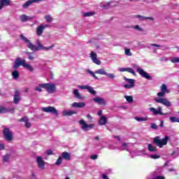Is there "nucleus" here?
Returning a JSON list of instances; mask_svg holds the SVG:
<instances>
[{"label": "nucleus", "mask_w": 179, "mask_h": 179, "mask_svg": "<svg viewBox=\"0 0 179 179\" xmlns=\"http://www.w3.org/2000/svg\"><path fill=\"white\" fill-rule=\"evenodd\" d=\"M20 38L27 43L28 48L31 50V51H40V50H45V51H48V50H51L55 47V44H52L50 47H44L40 41H36V44L38 46L34 45L27 38L24 37L23 34L20 35Z\"/></svg>", "instance_id": "1"}, {"label": "nucleus", "mask_w": 179, "mask_h": 179, "mask_svg": "<svg viewBox=\"0 0 179 179\" xmlns=\"http://www.w3.org/2000/svg\"><path fill=\"white\" fill-rule=\"evenodd\" d=\"M20 66L26 68L28 71H29V72H33L34 71L33 66H31V64H27L26 59H21L20 57H17L14 63L13 69H17V68Z\"/></svg>", "instance_id": "2"}, {"label": "nucleus", "mask_w": 179, "mask_h": 179, "mask_svg": "<svg viewBox=\"0 0 179 179\" xmlns=\"http://www.w3.org/2000/svg\"><path fill=\"white\" fill-rule=\"evenodd\" d=\"M169 138L170 137H169L168 136H165L164 138L161 140L159 136H156L155 138H154L153 142L157 146H158V148H163V146L167 145Z\"/></svg>", "instance_id": "3"}, {"label": "nucleus", "mask_w": 179, "mask_h": 179, "mask_svg": "<svg viewBox=\"0 0 179 179\" xmlns=\"http://www.w3.org/2000/svg\"><path fill=\"white\" fill-rule=\"evenodd\" d=\"M3 136L6 142L10 143L15 138L13 137V133L10 131V129L8 127H5L3 130Z\"/></svg>", "instance_id": "4"}, {"label": "nucleus", "mask_w": 179, "mask_h": 179, "mask_svg": "<svg viewBox=\"0 0 179 179\" xmlns=\"http://www.w3.org/2000/svg\"><path fill=\"white\" fill-rule=\"evenodd\" d=\"M41 87L45 89V90L50 94L55 93V92H57V87H55V84L54 83H43Z\"/></svg>", "instance_id": "5"}, {"label": "nucleus", "mask_w": 179, "mask_h": 179, "mask_svg": "<svg viewBox=\"0 0 179 179\" xmlns=\"http://www.w3.org/2000/svg\"><path fill=\"white\" fill-rule=\"evenodd\" d=\"M42 111L44 113H50V114H55L56 117H58V110L54 106H48L42 108Z\"/></svg>", "instance_id": "6"}, {"label": "nucleus", "mask_w": 179, "mask_h": 179, "mask_svg": "<svg viewBox=\"0 0 179 179\" xmlns=\"http://www.w3.org/2000/svg\"><path fill=\"white\" fill-rule=\"evenodd\" d=\"M166 93H170V90H169L166 84H162L161 86V92H158L157 96H158V97H164Z\"/></svg>", "instance_id": "7"}, {"label": "nucleus", "mask_w": 179, "mask_h": 179, "mask_svg": "<svg viewBox=\"0 0 179 179\" xmlns=\"http://www.w3.org/2000/svg\"><path fill=\"white\" fill-rule=\"evenodd\" d=\"M154 100L156 103H159V104H163L164 106H166V107H170V106H171V103L169 100L164 98H159V99L155 98Z\"/></svg>", "instance_id": "8"}, {"label": "nucleus", "mask_w": 179, "mask_h": 179, "mask_svg": "<svg viewBox=\"0 0 179 179\" xmlns=\"http://www.w3.org/2000/svg\"><path fill=\"white\" fill-rule=\"evenodd\" d=\"M36 163H37L38 167V169H40V170H44V169H45V162H44V159H43V157H36Z\"/></svg>", "instance_id": "9"}, {"label": "nucleus", "mask_w": 179, "mask_h": 179, "mask_svg": "<svg viewBox=\"0 0 179 179\" xmlns=\"http://www.w3.org/2000/svg\"><path fill=\"white\" fill-rule=\"evenodd\" d=\"M137 72L138 73H139V75H141V76H142V78H144L145 79H148V80H150V79H152V77L149 76V73L143 71V69H142L138 68Z\"/></svg>", "instance_id": "10"}, {"label": "nucleus", "mask_w": 179, "mask_h": 179, "mask_svg": "<svg viewBox=\"0 0 179 179\" xmlns=\"http://www.w3.org/2000/svg\"><path fill=\"white\" fill-rule=\"evenodd\" d=\"M80 125H83V127H81V129L83 131H88L89 129H87V128H93V127H94V124H87L86 123V122H85V120H83V119H81L80 120Z\"/></svg>", "instance_id": "11"}, {"label": "nucleus", "mask_w": 179, "mask_h": 179, "mask_svg": "<svg viewBox=\"0 0 179 179\" xmlns=\"http://www.w3.org/2000/svg\"><path fill=\"white\" fill-rule=\"evenodd\" d=\"M150 111L153 113L154 115H166L167 113H163L162 112V107H159L157 110L155 108H150Z\"/></svg>", "instance_id": "12"}, {"label": "nucleus", "mask_w": 179, "mask_h": 179, "mask_svg": "<svg viewBox=\"0 0 179 179\" xmlns=\"http://www.w3.org/2000/svg\"><path fill=\"white\" fill-rule=\"evenodd\" d=\"M93 101H94V103H97V104H99V106H106V104H107L104 98L99 96L93 98Z\"/></svg>", "instance_id": "13"}, {"label": "nucleus", "mask_w": 179, "mask_h": 179, "mask_svg": "<svg viewBox=\"0 0 179 179\" xmlns=\"http://www.w3.org/2000/svg\"><path fill=\"white\" fill-rule=\"evenodd\" d=\"M91 59L94 64H96V65H100L101 64V62L97 59V54L94 52H91Z\"/></svg>", "instance_id": "14"}, {"label": "nucleus", "mask_w": 179, "mask_h": 179, "mask_svg": "<svg viewBox=\"0 0 179 179\" xmlns=\"http://www.w3.org/2000/svg\"><path fill=\"white\" fill-rule=\"evenodd\" d=\"M41 1L43 0H28L22 5V8H24V9H27L31 3H37V2H41Z\"/></svg>", "instance_id": "15"}, {"label": "nucleus", "mask_w": 179, "mask_h": 179, "mask_svg": "<svg viewBox=\"0 0 179 179\" xmlns=\"http://www.w3.org/2000/svg\"><path fill=\"white\" fill-rule=\"evenodd\" d=\"M19 101H20V92H19V90H17L15 92L13 98L14 104H19Z\"/></svg>", "instance_id": "16"}, {"label": "nucleus", "mask_w": 179, "mask_h": 179, "mask_svg": "<svg viewBox=\"0 0 179 179\" xmlns=\"http://www.w3.org/2000/svg\"><path fill=\"white\" fill-rule=\"evenodd\" d=\"M48 27V25H39L37 28H36V34L37 36H41V34H43V32L44 31V29Z\"/></svg>", "instance_id": "17"}, {"label": "nucleus", "mask_w": 179, "mask_h": 179, "mask_svg": "<svg viewBox=\"0 0 179 179\" xmlns=\"http://www.w3.org/2000/svg\"><path fill=\"white\" fill-rule=\"evenodd\" d=\"M120 72H129V73H132L134 76L136 75L135 71H134L133 68H120L119 69Z\"/></svg>", "instance_id": "18"}, {"label": "nucleus", "mask_w": 179, "mask_h": 179, "mask_svg": "<svg viewBox=\"0 0 179 179\" xmlns=\"http://www.w3.org/2000/svg\"><path fill=\"white\" fill-rule=\"evenodd\" d=\"M86 106V103L85 102H73L71 105V107L74 108H83V107Z\"/></svg>", "instance_id": "19"}, {"label": "nucleus", "mask_w": 179, "mask_h": 179, "mask_svg": "<svg viewBox=\"0 0 179 179\" xmlns=\"http://www.w3.org/2000/svg\"><path fill=\"white\" fill-rule=\"evenodd\" d=\"M10 3H12L11 0H1V9H2L3 6H10Z\"/></svg>", "instance_id": "20"}, {"label": "nucleus", "mask_w": 179, "mask_h": 179, "mask_svg": "<svg viewBox=\"0 0 179 179\" xmlns=\"http://www.w3.org/2000/svg\"><path fill=\"white\" fill-rule=\"evenodd\" d=\"M20 19L21 22H27V20H33V17H29V16L26 15L25 14H22L20 15Z\"/></svg>", "instance_id": "21"}, {"label": "nucleus", "mask_w": 179, "mask_h": 179, "mask_svg": "<svg viewBox=\"0 0 179 179\" xmlns=\"http://www.w3.org/2000/svg\"><path fill=\"white\" fill-rule=\"evenodd\" d=\"M62 159H64V160H67L68 162H69V160H71V153L68 152H62Z\"/></svg>", "instance_id": "22"}, {"label": "nucleus", "mask_w": 179, "mask_h": 179, "mask_svg": "<svg viewBox=\"0 0 179 179\" xmlns=\"http://www.w3.org/2000/svg\"><path fill=\"white\" fill-rule=\"evenodd\" d=\"M73 114H78V112L75 110L63 111V115H64V117H71V115H73Z\"/></svg>", "instance_id": "23"}, {"label": "nucleus", "mask_w": 179, "mask_h": 179, "mask_svg": "<svg viewBox=\"0 0 179 179\" xmlns=\"http://www.w3.org/2000/svg\"><path fill=\"white\" fill-rule=\"evenodd\" d=\"M99 125H106L107 124V117L102 116L99 121Z\"/></svg>", "instance_id": "24"}, {"label": "nucleus", "mask_w": 179, "mask_h": 179, "mask_svg": "<svg viewBox=\"0 0 179 179\" xmlns=\"http://www.w3.org/2000/svg\"><path fill=\"white\" fill-rule=\"evenodd\" d=\"M136 17H138V19H141V20H155V18L152 17H143L141 15H136Z\"/></svg>", "instance_id": "25"}, {"label": "nucleus", "mask_w": 179, "mask_h": 179, "mask_svg": "<svg viewBox=\"0 0 179 179\" xmlns=\"http://www.w3.org/2000/svg\"><path fill=\"white\" fill-rule=\"evenodd\" d=\"M94 73H96L97 75H107V72L104 69H101L95 71Z\"/></svg>", "instance_id": "26"}, {"label": "nucleus", "mask_w": 179, "mask_h": 179, "mask_svg": "<svg viewBox=\"0 0 179 179\" xmlns=\"http://www.w3.org/2000/svg\"><path fill=\"white\" fill-rule=\"evenodd\" d=\"M149 152H157V147L153 146L152 144L148 145Z\"/></svg>", "instance_id": "27"}, {"label": "nucleus", "mask_w": 179, "mask_h": 179, "mask_svg": "<svg viewBox=\"0 0 179 179\" xmlns=\"http://www.w3.org/2000/svg\"><path fill=\"white\" fill-rule=\"evenodd\" d=\"M124 80H125L127 83H129V85H133V86H135V80L124 77Z\"/></svg>", "instance_id": "28"}, {"label": "nucleus", "mask_w": 179, "mask_h": 179, "mask_svg": "<svg viewBox=\"0 0 179 179\" xmlns=\"http://www.w3.org/2000/svg\"><path fill=\"white\" fill-rule=\"evenodd\" d=\"M10 111H14L13 109H8L5 107L1 106V113H10Z\"/></svg>", "instance_id": "29"}, {"label": "nucleus", "mask_w": 179, "mask_h": 179, "mask_svg": "<svg viewBox=\"0 0 179 179\" xmlns=\"http://www.w3.org/2000/svg\"><path fill=\"white\" fill-rule=\"evenodd\" d=\"M44 19L46 20V22H48V23H51V22L54 20V18H52V16H51V15H45Z\"/></svg>", "instance_id": "30"}, {"label": "nucleus", "mask_w": 179, "mask_h": 179, "mask_svg": "<svg viewBox=\"0 0 179 179\" xmlns=\"http://www.w3.org/2000/svg\"><path fill=\"white\" fill-rule=\"evenodd\" d=\"M73 93L76 99H82V96L79 93V90L76 89L73 90Z\"/></svg>", "instance_id": "31"}, {"label": "nucleus", "mask_w": 179, "mask_h": 179, "mask_svg": "<svg viewBox=\"0 0 179 179\" xmlns=\"http://www.w3.org/2000/svg\"><path fill=\"white\" fill-rule=\"evenodd\" d=\"M9 159H10V155H5L3 156V163H8L9 162Z\"/></svg>", "instance_id": "32"}, {"label": "nucleus", "mask_w": 179, "mask_h": 179, "mask_svg": "<svg viewBox=\"0 0 179 179\" xmlns=\"http://www.w3.org/2000/svg\"><path fill=\"white\" fill-rule=\"evenodd\" d=\"M87 90H88L89 93H91V94H93V96H96V91L93 89L92 87L88 85Z\"/></svg>", "instance_id": "33"}, {"label": "nucleus", "mask_w": 179, "mask_h": 179, "mask_svg": "<svg viewBox=\"0 0 179 179\" xmlns=\"http://www.w3.org/2000/svg\"><path fill=\"white\" fill-rule=\"evenodd\" d=\"M12 76L16 80V79H17L20 76L19 71H13Z\"/></svg>", "instance_id": "34"}, {"label": "nucleus", "mask_w": 179, "mask_h": 179, "mask_svg": "<svg viewBox=\"0 0 179 179\" xmlns=\"http://www.w3.org/2000/svg\"><path fill=\"white\" fill-rule=\"evenodd\" d=\"M124 99H126L128 103H134V97L132 96H124Z\"/></svg>", "instance_id": "35"}, {"label": "nucleus", "mask_w": 179, "mask_h": 179, "mask_svg": "<svg viewBox=\"0 0 179 179\" xmlns=\"http://www.w3.org/2000/svg\"><path fill=\"white\" fill-rule=\"evenodd\" d=\"M27 121H29V118H27V116H24L18 120V122H27Z\"/></svg>", "instance_id": "36"}, {"label": "nucleus", "mask_w": 179, "mask_h": 179, "mask_svg": "<svg viewBox=\"0 0 179 179\" xmlns=\"http://www.w3.org/2000/svg\"><path fill=\"white\" fill-rule=\"evenodd\" d=\"M42 85H44V83L39 84L38 86L35 88L36 92H43L41 89H44V87H41Z\"/></svg>", "instance_id": "37"}, {"label": "nucleus", "mask_w": 179, "mask_h": 179, "mask_svg": "<svg viewBox=\"0 0 179 179\" xmlns=\"http://www.w3.org/2000/svg\"><path fill=\"white\" fill-rule=\"evenodd\" d=\"M124 52L125 55L128 57H132V52H131V49L126 48Z\"/></svg>", "instance_id": "38"}, {"label": "nucleus", "mask_w": 179, "mask_h": 179, "mask_svg": "<svg viewBox=\"0 0 179 179\" xmlns=\"http://www.w3.org/2000/svg\"><path fill=\"white\" fill-rule=\"evenodd\" d=\"M171 122H178L179 117H169Z\"/></svg>", "instance_id": "39"}, {"label": "nucleus", "mask_w": 179, "mask_h": 179, "mask_svg": "<svg viewBox=\"0 0 179 179\" xmlns=\"http://www.w3.org/2000/svg\"><path fill=\"white\" fill-rule=\"evenodd\" d=\"M135 120L136 121H138V122L148 121V118H146V117H135Z\"/></svg>", "instance_id": "40"}, {"label": "nucleus", "mask_w": 179, "mask_h": 179, "mask_svg": "<svg viewBox=\"0 0 179 179\" xmlns=\"http://www.w3.org/2000/svg\"><path fill=\"white\" fill-rule=\"evenodd\" d=\"M171 62H172L173 64L179 63V57H173L172 59H171Z\"/></svg>", "instance_id": "41"}, {"label": "nucleus", "mask_w": 179, "mask_h": 179, "mask_svg": "<svg viewBox=\"0 0 179 179\" xmlns=\"http://www.w3.org/2000/svg\"><path fill=\"white\" fill-rule=\"evenodd\" d=\"M106 76H107V78H109V79H114L115 78V74L106 73Z\"/></svg>", "instance_id": "42"}, {"label": "nucleus", "mask_w": 179, "mask_h": 179, "mask_svg": "<svg viewBox=\"0 0 179 179\" xmlns=\"http://www.w3.org/2000/svg\"><path fill=\"white\" fill-rule=\"evenodd\" d=\"M62 163V157H59L55 162L56 166H59Z\"/></svg>", "instance_id": "43"}, {"label": "nucleus", "mask_w": 179, "mask_h": 179, "mask_svg": "<svg viewBox=\"0 0 179 179\" xmlns=\"http://www.w3.org/2000/svg\"><path fill=\"white\" fill-rule=\"evenodd\" d=\"M94 15V13L93 12H88V13H85L83 14V16H85V17H89V16H93Z\"/></svg>", "instance_id": "44"}, {"label": "nucleus", "mask_w": 179, "mask_h": 179, "mask_svg": "<svg viewBox=\"0 0 179 179\" xmlns=\"http://www.w3.org/2000/svg\"><path fill=\"white\" fill-rule=\"evenodd\" d=\"M150 157L151 159H160V155H151L150 156Z\"/></svg>", "instance_id": "45"}, {"label": "nucleus", "mask_w": 179, "mask_h": 179, "mask_svg": "<svg viewBox=\"0 0 179 179\" xmlns=\"http://www.w3.org/2000/svg\"><path fill=\"white\" fill-rule=\"evenodd\" d=\"M134 85H131V84H129V85L126 84V85H124V87L125 89H132V87H134Z\"/></svg>", "instance_id": "46"}, {"label": "nucleus", "mask_w": 179, "mask_h": 179, "mask_svg": "<svg viewBox=\"0 0 179 179\" xmlns=\"http://www.w3.org/2000/svg\"><path fill=\"white\" fill-rule=\"evenodd\" d=\"M151 128L152 129H157L159 128V126H157L155 123L151 124Z\"/></svg>", "instance_id": "47"}, {"label": "nucleus", "mask_w": 179, "mask_h": 179, "mask_svg": "<svg viewBox=\"0 0 179 179\" xmlns=\"http://www.w3.org/2000/svg\"><path fill=\"white\" fill-rule=\"evenodd\" d=\"M99 157V155H92L90 156V159H92V160H96V159H97Z\"/></svg>", "instance_id": "48"}, {"label": "nucleus", "mask_w": 179, "mask_h": 179, "mask_svg": "<svg viewBox=\"0 0 179 179\" xmlns=\"http://www.w3.org/2000/svg\"><path fill=\"white\" fill-rule=\"evenodd\" d=\"M134 29H136V30H138V31H143V29L141 28V27H139V25H136V26L134 27Z\"/></svg>", "instance_id": "49"}, {"label": "nucleus", "mask_w": 179, "mask_h": 179, "mask_svg": "<svg viewBox=\"0 0 179 179\" xmlns=\"http://www.w3.org/2000/svg\"><path fill=\"white\" fill-rule=\"evenodd\" d=\"M25 127L26 128H30L31 127V124L28 121L25 122Z\"/></svg>", "instance_id": "50"}, {"label": "nucleus", "mask_w": 179, "mask_h": 179, "mask_svg": "<svg viewBox=\"0 0 179 179\" xmlns=\"http://www.w3.org/2000/svg\"><path fill=\"white\" fill-rule=\"evenodd\" d=\"M89 87V85H80L79 87H80V89L87 90V87Z\"/></svg>", "instance_id": "51"}, {"label": "nucleus", "mask_w": 179, "mask_h": 179, "mask_svg": "<svg viewBox=\"0 0 179 179\" xmlns=\"http://www.w3.org/2000/svg\"><path fill=\"white\" fill-rule=\"evenodd\" d=\"M153 179H166L164 176H155Z\"/></svg>", "instance_id": "52"}, {"label": "nucleus", "mask_w": 179, "mask_h": 179, "mask_svg": "<svg viewBox=\"0 0 179 179\" xmlns=\"http://www.w3.org/2000/svg\"><path fill=\"white\" fill-rule=\"evenodd\" d=\"M47 155H48V156H50V155H54V153L52 152V150H47Z\"/></svg>", "instance_id": "53"}, {"label": "nucleus", "mask_w": 179, "mask_h": 179, "mask_svg": "<svg viewBox=\"0 0 179 179\" xmlns=\"http://www.w3.org/2000/svg\"><path fill=\"white\" fill-rule=\"evenodd\" d=\"M163 127H164V121L161 120V123L159 124V127L160 128H163Z\"/></svg>", "instance_id": "54"}, {"label": "nucleus", "mask_w": 179, "mask_h": 179, "mask_svg": "<svg viewBox=\"0 0 179 179\" xmlns=\"http://www.w3.org/2000/svg\"><path fill=\"white\" fill-rule=\"evenodd\" d=\"M28 59H29L30 61H33L34 59V57H33V55H29L28 57Z\"/></svg>", "instance_id": "55"}, {"label": "nucleus", "mask_w": 179, "mask_h": 179, "mask_svg": "<svg viewBox=\"0 0 179 179\" xmlns=\"http://www.w3.org/2000/svg\"><path fill=\"white\" fill-rule=\"evenodd\" d=\"M102 178H103V179H109V178H108V176H106V174H104V173L102 174Z\"/></svg>", "instance_id": "56"}, {"label": "nucleus", "mask_w": 179, "mask_h": 179, "mask_svg": "<svg viewBox=\"0 0 179 179\" xmlns=\"http://www.w3.org/2000/svg\"><path fill=\"white\" fill-rule=\"evenodd\" d=\"M114 138L115 139H117V141H121V138L120 137V136H115Z\"/></svg>", "instance_id": "57"}, {"label": "nucleus", "mask_w": 179, "mask_h": 179, "mask_svg": "<svg viewBox=\"0 0 179 179\" xmlns=\"http://www.w3.org/2000/svg\"><path fill=\"white\" fill-rule=\"evenodd\" d=\"M152 47H160V45L156 44V43H152L151 44Z\"/></svg>", "instance_id": "58"}, {"label": "nucleus", "mask_w": 179, "mask_h": 179, "mask_svg": "<svg viewBox=\"0 0 179 179\" xmlns=\"http://www.w3.org/2000/svg\"><path fill=\"white\" fill-rule=\"evenodd\" d=\"M3 149H5V145L4 144H1V150H3Z\"/></svg>", "instance_id": "59"}, {"label": "nucleus", "mask_w": 179, "mask_h": 179, "mask_svg": "<svg viewBox=\"0 0 179 179\" xmlns=\"http://www.w3.org/2000/svg\"><path fill=\"white\" fill-rule=\"evenodd\" d=\"M122 146L123 148H128V144H127V143H123Z\"/></svg>", "instance_id": "60"}, {"label": "nucleus", "mask_w": 179, "mask_h": 179, "mask_svg": "<svg viewBox=\"0 0 179 179\" xmlns=\"http://www.w3.org/2000/svg\"><path fill=\"white\" fill-rule=\"evenodd\" d=\"M87 117L88 118V120H92V116L90 115V114H88L87 115Z\"/></svg>", "instance_id": "61"}, {"label": "nucleus", "mask_w": 179, "mask_h": 179, "mask_svg": "<svg viewBox=\"0 0 179 179\" xmlns=\"http://www.w3.org/2000/svg\"><path fill=\"white\" fill-rule=\"evenodd\" d=\"M169 171L170 173H171V172L174 171V169H173V168L169 169Z\"/></svg>", "instance_id": "62"}, {"label": "nucleus", "mask_w": 179, "mask_h": 179, "mask_svg": "<svg viewBox=\"0 0 179 179\" xmlns=\"http://www.w3.org/2000/svg\"><path fill=\"white\" fill-rule=\"evenodd\" d=\"M92 77H93L94 79H99V78H97V76H95L94 73L92 75Z\"/></svg>", "instance_id": "63"}, {"label": "nucleus", "mask_w": 179, "mask_h": 179, "mask_svg": "<svg viewBox=\"0 0 179 179\" xmlns=\"http://www.w3.org/2000/svg\"><path fill=\"white\" fill-rule=\"evenodd\" d=\"M102 113H103V111L99 110V111L98 112V115H101Z\"/></svg>", "instance_id": "64"}]
</instances>
